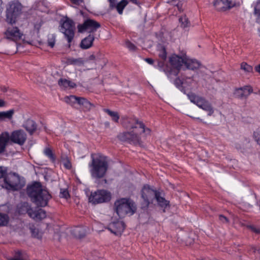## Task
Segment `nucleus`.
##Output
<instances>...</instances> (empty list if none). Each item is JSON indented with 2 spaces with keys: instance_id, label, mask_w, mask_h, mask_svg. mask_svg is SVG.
<instances>
[{
  "instance_id": "obj_1",
  "label": "nucleus",
  "mask_w": 260,
  "mask_h": 260,
  "mask_svg": "<svg viewBox=\"0 0 260 260\" xmlns=\"http://www.w3.org/2000/svg\"><path fill=\"white\" fill-rule=\"evenodd\" d=\"M27 193L31 201L38 207H43L47 205L51 196L49 192L42 188L40 183L36 182L27 188Z\"/></svg>"
},
{
  "instance_id": "obj_2",
  "label": "nucleus",
  "mask_w": 260,
  "mask_h": 260,
  "mask_svg": "<svg viewBox=\"0 0 260 260\" xmlns=\"http://www.w3.org/2000/svg\"><path fill=\"white\" fill-rule=\"evenodd\" d=\"M91 176L95 179L103 178L108 170V163L106 157L99 155L95 157L92 155V160L89 165Z\"/></svg>"
},
{
  "instance_id": "obj_3",
  "label": "nucleus",
  "mask_w": 260,
  "mask_h": 260,
  "mask_svg": "<svg viewBox=\"0 0 260 260\" xmlns=\"http://www.w3.org/2000/svg\"><path fill=\"white\" fill-rule=\"evenodd\" d=\"M115 211L120 218L125 215L134 214L137 210L135 203L132 200L127 199H121L114 203Z\"/></svg>"
},
{
  "instance_id": "obj_4",
  "label": "nucleus",
  "mask_w": 260,
  "mask_h": 260,
  "mask_svg": "<svg viewBox=\"0 0 260 260\" xmlns=\"http://www.w3.org/2000/svg\"><path fill=\"white\" fill-rule=\"evenodd\" d=\"M157 190H154L148 185H144L141 190V208L143 210H147L149 205L153 203L157 193Z\"/></svg>"
},
{
  "instance_id": "obj_5",
  "label": "nucleus",
  "mask_w": 260,
  "mask_h": 260,
  "mask_svg": "<svg viewBox=\"0 0 260 260\" xmlns=\"http://www.w3.org/2000/svg\"><path fill=\"white\" fill-rule=\"evenodd\" d=\"M4 187L7 189L17 190L22 188L25 185L23 179L15 173L9 174L4 178Z\"/></svg>"
},
{
  "instance_id": "obj_6",
  "label": "nucleus",
  "mask_w": 260,
  "mask_h": 260,
  "mask_svg": "<svg viewBox=\"0 0 260 260\" xmlns=\"http://www.w3.org/2000/svg\"><path fill=\"white\" fill-rule=\"evenodd\" d=\"M22 6L18 2H11L9 4L6 11V21L13 24L16 22L17 18L21 14Z\"/></svg>"
},
{
  "instance_id": "obj_7",
  "label": "nucleus",
  "mask_w": 260,
  "mask_h": 260,
  "mask_svg": "<svg viewBox=\"0 0 260 260\" xmlns=\"http://www.w3.org/2000/svg\"><path fill=\"white\" fill-rule=\"evenodd\" d=\"M75 29V23L68 18H67L60 25V30L64 34L69 43H70L74 38Z\"/></svg>"
},
{
  "instance_id": "obj_8",
  "label": "nucleus",
  "mask_w": 260,
  "mask_h": 260,
  "mask_svg": "<svg viewBox=\"0 0 260 260\" xmlns=\"http://www.w3.org/2000/svg\"><path fill=\"white\" fill-rule=\"evenodd\" d=\"M111 193L107 190H98L91 193L89 201L93 204H98L107 202L111 200Z\"/></svg>"
},
{
  "instance_id": "obj_9",
  "label": "nucleus",
  "mask_w": 260,
  "mask_h": 260,
  "mask_svg": "<svg viewBox=\"0 0 260 260\" xmlns=\"http://www.w3.org/2000/svg\"><path fill=\"white\" fill-rule=\"evenodd\" d=\"M117 138L121 141L135 145L141 144V143L140 134L135 132L134 129L132 131L119 133L117 136Z\"/></svg>"
},
{
  "instance_id": "obj_10",
  "label": "nucleus",
  "mask_w": 260,
  "mask_h": 260,
  "mask_svg": "<svg viewBox=\"0 0 260 260\" xmlns=\"http://www.w3.org/2000/svg\"><path fill=\"white\" fill-rule=\"evenodd\" d=\"M101 27V24L97 21L87 19L84 21L83 24L78 25V29L79 32H83L88 31L90 32L95 31L98 28Z\"/></svg>"
},
{
  "instance_id": "obj_11",
  "label": "nucleus",
  "mask_w": 260,
  "mask_h": 260,
  "mask_svg": "<svg viewBox=\"0 0 260 260\" xmlns=\"http://www.w3.org/2000/svg\"><path fill=\"white\" fill-rule=\"evenodd\" d=\"M4 38L13 41H17L21 39L23 33L18 27L13 26V24L8 26L4 34Z\"/></svg>"
},
{
  "instance_id": "obj_12",
  "label": "nucleus",
  "mask_w": 260,
  "mask_h": 260,
  "mask_svg": "<svg viewBox=\"0 0 260 260\" xmlns=\"http://www.w3.org/2000/svg\"><path fill=\"white\" fill-rule=\"evenodd\" d=\"M123 126L126 128H131V129H137L138 127L140 128H141V133H149L150 131L149 128H145V125L143 122L141 121H139L137 119H128L126 118L125 120H124L122 122Z\"/></svg>"
},
{
  "instance_id": "obj_13",
  "label": "nucleus",
  "mask_w": 260,
  "mask_h": 260,
  "mask_svg": "<svg viewBox=\"0 0 260 260\" xmlns=\"http://www.w3.org/2000/svg\"><path fill=\"white\" fill-rule=\"evenodd\" d=\"M216 9L219 11H225L236 6L235 0H215L213 4Z\"/></svg>"
},
{
  "instance_id": "obj_14",
  "label": "nucleus",
  "mask_w": 260,
  "mask_h": 260,
  "mask_svg": "<svg viewBox=\"0 0 260 260\" xmlns=\"http://www.w3.org/2000/svg\"><path fill=\"white\" fill-rule=\"evenodd\" d=\"M10 139L13 142L22 145L26 140V134L23 130L15 131L12 133Z\"/></svg>"
},
{
  "instance_id": "obj_15",
  "label": "nucleus",
  "mask_w": 260,
  "mask_h": 260,
  "mask_svg": "<svg viewBox=\"0 0 260 260\" xmlns=\"http://www.w3.org/2000/svg\"><path fill=\"white\" fill-rule=\"evenodd\" d=\"M253 92L252 87L250 85H245L235 89L234 94L239 99H246Z\"/></svg>"
},
{
  "instance_id": "obj_16",
  "label": "nucleus",
  "mask_w": 260,
  "mask_h": 260,
  "mask_svg": "<svg viewBox=\"0 0 260 260\" xmlns=\"http://www.w3.org/2000/svg\"><path fill=\"white\" fill-rule=\"evenodd\" d=\"M124 229L125 225L124 222L118 220L110 223L108 227V229L116 235H120Z\"/></svg>"
},
{
  "instance_id": "obj_17",
  "label": "nucleus",
  "mask_w": 260,
  "mask_h": 260,
  "mask_svg": "<svg viewBox=\"0 0 260 260\" xmlns=\"http://www.w3.org/2000/svg\"><path fill=\"white\" fill-rule=\"evenodd\" d=\"M109 1L110 9H116L119 14H122L123 10L128 4L127 0H121L119 3H117L116 0H109Z\"/></svg>"
},
{
  "instance_id": "obj_18",
  "label": "nucleus",
  "mask_w": 260,
  "mask_h": 260,
  "mask_svg": "<svg viewBox=\"0 0 260 260\" xmlns=\"http://www.w3.org/2000/svg\"><path fill=\"white\" fill-rule=\"evenodd\" d=\"M186 57L184 56H179L177 55H173L170 58V62L173 68L179 71L183 64H185Z\"/></svg>"
},
{
  "instance_id": "obj_19",
  "label": "nucleus",
  "mask_w": 260,
  "mask_h": 260,
  "mask_svg": "<svg viewBox=\"0 0 260 260\" xmlns=\"http://www.w3.org/2000/svg\"><path fill=\"white\" fill-rule=\"evenodd\" d=\"M29 211V216L36 220H40L44 219L46 217V212L42 209L36 211Z\"/></svg>"
},
{
  "instance_id": "obj_20",
  "label": "nucleus",
  "mask_w": 260,
  "mask_h": 260,
  "mask_svg": "<svg viewBox=\"0 0 260 260\" xmlns=\"http://www.w3.org/2000/svg\"><path fill=\"white\" fill-rule=\"evenodd\" d=\"M161 193L157 191V194H156L155 200L157 203V205L164 208L163 212H165V209L168 207H170V202L169 201L165 199V198L161 196Z\"/></svg>"
},
{
  "instance_id": "obj_21",
  "label": "nucleus",
  "mask_w": 260,
  "mask_h": 260,
  "mask_svg": "<svg viewBox=\"0 0 260 260\" xmlns=\"http://www.w3.org/2000/svg\"><path fill=\"white\" fill-rule=\"evenodd\" d=\"M23 127L30 135H32L36 131L37 125L34 120L28 119L24 123Z\"/></svg>"
},
{
  "instance_id": "obj_22",
  "label": "nucleus",
  "mask_w": 260,
  "mask_h": 260,
  "mask_svg": "<svg viewBox=\"0 0 260 260\" xmlns=\"http://www.w3.org/2000/svg\"><path fill=\"white\" fill-rule=\"evenodd\" d=\"M94 40L93 35L90 34L87 37L83 39L80 43V47L83 49H87L91 47Z\"/></svg>"
},
{
  "instance_id": "obj_23",
  "label": "nucleus",
  "mask_w": 260,
  "mask_h": 260,
  "mask_svg": "<svg viewBox=\"0 0 260 260\" xmlns=\"http://www.w3.org/2000/svg\"><path fill=\"white\" fill-rule=\"evenodd\" d=\"M184 64L187 69L191 70L198 69L201 66L200 62L197 60L187 59L186 58Z\"/></svg>"
},
{
  "instance_id": "obj_24",
  "label": "nucleus",
  "mask_w": 260,
  "mask_h": 260,
  "mask_svg": "<svg viewBox=\"0 0 260 260\" xmlns=\"http://www.w3.org/2000/svg\"><path fill=\"white\" fill-rule=\"evenodd\" d=\"M9 137L10 135L8 132H4L0 135V153L5 151Z\"/></svg>"
},
{
  "instance_id": "obj_25",
  "label": "nucleus",
  "mask_w": 260,
  "mask_h": 260,
  "mask_svg": "<svg viewBox=\"0 0 260 260\" xmlns=\"http://www.w3.org/2000/svg\"><path fill=\"white\" fill-rule=\"evenodd\" d=\"M85 61L83 58H75L74 57H68L66 59V63L68 65H73L75 66H83Z\"/></svg>"
},
{
  "instance_id": "obj_26",
  "label": "nucleus",
  "mask_w": 260,
  "mask_h": 260,
  "mask_svg": "<svg viewBox=\"0 0 260 260\" xmlns=\"http://www.w3.org/2000/svg\"><path fill=\"white\" fill-rule=\"evenodd\" d=\"M188 97L192 103L197 105L199 107H202V105L206 101L204 98L197 96L192 93L188 94Z\"/></svg>"
},
{
  "instance_id": "obj_27",
  "label": "nucleus",
  "mask_w": 260,
  "mask_h": 260,
  "mask_svg": "<svg viewBox=\"0 0 260 260\" xmlns=\"http://www.w3.org/2000/svg\"><path fill=\"white\" fill-rule=\"evenodd\" d=\"M58 84L60 87L63 88H67L68 87L70 88H74L76 86V84L74 82L62 78H60L58 80Z\"/></svg>"
},
{
  "instance_id": "obj_28",
  "label": "nucleus",
  "mask_w": 260,
  "mask_h": 260,
  "mask_svg": "<svg viewBox=\"0 0 260 260\" xmlns=\"http://www.w3.org/2000/svg\"><path fill=\"white\" fill-rule=\"evenodd\" d=\"M14 113V110L13 109L6 112H0V122L6 119H12Z\"/></svg>"
},
{
  "instance_id": "obj_29",
  "label": "nucleus",
  "mask_w": 260,
  "mask_h": 260,
  "mask_svg": "<svg viewBox=\"0 0 260 260\" xmlns=\"http://www.w3.org/2000/svg\"><path fill=\"white\" fill-rule=\"evenodd\" d=\"M78 104L82 105L85 111L89 110L93 106V105L89 101L83 98H80L79 101H78Z\"/></svg>"
},
{
  "instance_id": "obj_30",
  "label": "nucleus",
  "mask_w": 260,
  "mask_h": 260,
  "mask_svg": "<svg viewBox=\"0 0 260 260\" xmlns=\"http://www.w3.org/2000/svg\"><path fill=\"white\" fill-rule=\"evenodd\" d=\"M29 210H33L30 206L29 205V204L26 203L24 202L23 204L21 205V206L19 207L18 212L19 214H25V213H27L28 215H29V212H30Z\"/></svg>"
},
{
  "instance_id": "obj_31",
  "label": "nucleus",
  "mask_w": 260,
  "mask_h": 260,
  "mask_svg": "<svg viewBox=\"0 0 260 260\" xmlns=\"http://www.w3.org/2000/svg\"><path fill=\"white\" fill-rule=\"evenodd\" d=\"M73 235L76 238H82L85 235V232L82 228H76L72 231Z\"/></svg>"
},
{
  "instance_id": "obj_32",
  "label": "nucleus",
  "mask_w": 260,
  "mask_h": 260,
  "mask_svg": "<svg viewBox=\"0 0 260 260\" xmlns=\"http://www.w3.org/2000/svg\"><path fill=\"white\" fill-rule=\"evenodd\" d=\"M200 108H202L205 111H207L208 112V115L209 116H211L214 112V110L211 106V105L207 100L204 104L202 105V107H200Z\"/></svg>"
},
{
  "instance_id": "obj_33",
  "label": "nucleus",
  "mask_w": 260,
  "mask_h": 260,
  "mask_svg": "<svg viewBox=\"0 0 260 260\" xmlns=\"http://www.w3.org/2000/svg\"><path fill=\"white\" fill-rule=\"evenodd\" d=\"M104 111L106 112L111 117L113 121L118 122L119 119V115L117 112L112 111L109 109H105Z\"/></svg>"
},
{
  "instance_id": "obj_34",
  "label": "nucleus",
  "mask_w": 260,
  "mask_h": 260,
  "mask_svg": "<svg viewBox=\"0 0 260 260\" xmlns=\"http://www.w3.org/2000/svg\"><path fill=\"white\" fill-rule=\"evenodd\" d=\"M27 257L26 253L21 251H16L14 257L11 260H23L26 259Z\"/></svg>"
},
{
  "instance_id": "obj_35",
  "label": "nucleus",
  "mask_w": 260,
  "mask_h": 260,
  "mask_svg": "<svg viewBox=\"0 0 260 260\" xmlns=\"http://www.w3.org/2000/svg\"><path fill=\"white\" fill-rule=\"evenodd\" d=\"M159 51L158 56L163 60H165L167 58V51L165 46L159 45L158 47Z\"/></svg>"
},
{
  "instance_id": "obj_36",
  "label": "nucleus",
  "mask_w": 260,
  "mask_h": 260,
  "mask_svg": "<svg viewBox=\"0 0 260 260\" xmlns=\"http://www.w3.org/2000/svg\"><path fill=\"white\" fill-rule=\"evenodd\" d=\"M80 97H77L75 95H70L67 96L64 98L65 102L70 105H73L75 103L78 104V101L80 100Z\"/></svg>"
},
{
  "instance_id": "obj_37",
  "label": "nucleus",
  "mask_w": 260,
  "mask_h": 260,
  "mask_svg": "<svg viewBox=\"0 0 260 260\" xmlns=\"http://www.w3.org/2000/svg\"><path fill=\"white\" fill-rule=\"evenodd\" d=\"M29 229L33 237L38 239L41 238L42 233L39 231L38 229L36 228L34 225H31Z\"/></svg>"
},
{
  "instance_id": "obj_38",
  "label": "nucleus",
  "mask_w": 260,
  "mask_h": 260,
  "mask_svg": "<svg viewBox=\"0 0 260 260\" xmlns=\"http://www.w3.org/2000/svg\"><path fill=\"white\" fill-rule=\"evenodd\" d=\"M45 154L52 161L55 160V157L51 149L49 148H46L44 151Z\"/></svg>"
},
{
  "instance_id": "obj_39",
  "label": "nucleus",
  "mask_w": 260,
  "mask_h": 260,
  "mask_svg": "<svg viewBox=\"0 0 260 260\" xmlns=\"http://www.w3.org/2000/svg\"><path fill=\"white\" fill-rule=\"evenodd\" d=\"M9 216L6 214L0 213V226H5L9 221Z\"/></svg>"
},
{
  "instance_id": "obj_40",
  "label": "nucleus",
  "mask_w": 260,
  "mask_h": 260,
  "mask_svg": "<svg viewBox=\"0 0 260 260\" xmlns=\"http://www.w3.org/2000/svg\"><path fill=\"white\" fill-rule=\"evenodd\" d=\"M179 21L181 23L182 27L185 28L189 25V22L186 16H182L180 17Z\"/></svg>"
},
{
  "instance_id": "obj_41",
  "label": "nucleus",
  "mask_w": 260,
  "mask_h": 260,
  "mask_svg": "<svg viewBox=\"0 0 260 260\" xmlns=\"http://www.w3.org/2000/svg\"><path fill=\"white\" fill-rule=\"evenodd\" d=\"M241 69L248 73H251L253 71L252 67L247 64L246 62H242L241 63Z\"/></svg>"
},
{
  "instance_id": "obj_42",
  "label": "nucleus",
  "mask_w": 260,
  "mask_h": 260,
  "mask_svg": "<svg viewBox=\"0 0 260 260\" xmlns=\"http://www.w3.org/2000/svg\"><path fill=\"white\" fill-rule=\"evenodd\" d=\"M55 42V37L54 35H51L48 36V45L51 47H53Z\"/></svg>"
},
{
  "instance_id": "obj_43",
  "label": "nucleus",
  "mask_w": 260,
  "mask_h": 260,
  "mask_svg": "<svg viewBox=\"0 0 260 260\" xmlns=\"http://www.w3.org/2000/svg\"><path fill=\"white\" fill-rule=\"evenodd\" d=\"M63 165L67 169H70L72 168V164L68 157L64 158L62 159Z\"/></svg>"
},
{
  "instance_id": "obj_44",
  "label": "nucleus",
  "mask_w": 260,
  "mask_h": 260,
  "mask_svg": "<svg viewBox=\"0 0 260 260\" xmlns=\"http://www.w3.org/2000/svg\"><path fill=\"white\" fill-rule=\"evenodd\" d=\"M254 14L257 17L260 15V0L256 3L255 6Z\"/></svg>"
},
{
  "instance_id": "obj_45",
  "label": "nucleus",
  "mask_w": 260,
  "mask_h": 260,
  "mask_svg": "<svg viewBox=\"0 0 260 260\" xmlns=\"http://www.w3.org/2000/svg\"><path fill=\"white\" fill-rule=\"evenodd\" d=\"M174 83L175 86L180 89L182 88L183 81L179 78H177L175 79Z\"/></svg>"
},
{
  "instance_id": "obj_46",
  "label": "nucleus",
  "mask_w": 260,
  "mask_h": 260,
  "mask_svg": "<svg viewBox=\"0 0 260 260\" xmlns=\"http://www.w3.org/2000/svg\"><path fill=\"white\" fill-rule=\"evenodd\" d=\"M60 196L66 199L70 197L68 190L67 189H60Z\"/></svg>"
},
{
  "instance_id": "obj_47",
  "label": "nucleus",
  "mask_w": 260,
  "mask_h": 260,
  "mask_svg": "<svg viewBox=\"0 0 260 260\" xmlns=\"http://www.w3.org/2000/svg\"><path fill=\"white\" fill-rule=\"evenodd\" d=\"M125 45H126V46L129 49V50L131 51H135L136 50V47L135 46V45L134 44H133V43H132L131 42H129V41H127L126 42H125Z\"/></svg>"
},
{
  "instance_id": "obj_48",
  "label": "nucleus",
  "mask_w": 260,
  "mask_h": 260,
  "mask_svg": "<svg viewBox=\"0 0 260 260\" xmlns=\"http://www.w3.org/2000/svg\"><path fill=\"white\" fill-rule=\"evenodd\" d=\"M253 136L255 140L257 142V144L260 145V132H254Z\"/></svg>"
},
{
  "instance_id": "obj_49",
  "label": "nucleus",
  "mask_w": 260,
  "mask_h": 260,
  "mask_svg": "<svg viewBox=\"0 0 260 260\" xmlns=\"http://www.w3.org/2000/svg\"><path fill=\"white\" fill-rule=\"evenodd\" d=\"M219 219L223 223H228L229 222V219L223 215H220L219 216Z\"/></svg>"
},
{
  "instance_id": "obj_50",
  "label": "nucleus",
  "mask_w": 260,
  "mask_h": 260,
  "mask_svg": "<svg viewBox=\"0 0 260 260\" xmlns=\"http://www.w3.org/2000/svg\"><path fill=\"white\" fill-rule=\"evenodd\" d=\"M248 229H249L252 232L256 233L259 234L260 233V229L256 228L253 225H249L247 226Z\"/></svg>"
},
{
  "instance_id": "obj_51",
  "label": "nucleus",
  "mask_w": 260,
  "mask_h": 260,
  "mask_svg": "<svg viewBox=\"0 0 260 260\" xmlns=\"http://www.w3.org/2000/svg\"><path fill=\"white\" fill-rule=\"evenodd\" d=\"M7 169L6 168L0 166V178L4 177L6 174Z\"/></svg>"
},
{
  "instance_id": "obj_52",
  "label": "nucleus",
  "mask_w": 260,
  "mask_h": 260,
  "mask_svg": "<svg viewBox=\"0 0 260 260\" xmlns=\"http://www.w3.org/2000/svg\"><path fill=\"white\" fill-rule=\"evenodd\" d=\"M71 2L75 5H80L83 2V0H70Z\"/></svg>"
},
{
  "instance_id": "obj_53",
  "label": "nucleus",
  "mask_w": 260,
  "mask_h": 260,
  "mask_svg": "<svg viewBox=\"0 0 260 260\" xmlns=\"http://www.w3.org/2000/svg\"><path fill=\"white\" fill-rule=\"evenodd\" d=\"M145 60L147 62H148V63H149L150 64H153L154 62V60L152 58H145Z\"/></svg>"
},
{
  "instance_id": "obj_54",
  "label": "nucleus",
  "mask_w": 260,
  "mask_h": 260,
  "mask_svg": "<svg viewBox=\"0 0 260 260\" xmlns=\"http://www.w3.org/2000/svg\"><path fill=\"white\" fill-rule=\"evenodd\" d=\"M5 105V102L3 100L0 99V107H4Z\"/></svg>"
},
{
  "instance_id": "obj_55",
  "label": "nucleus",
  "mask_w": 260,
  "mask_h": 260,
  "mask_svg": "<svg viewBox=\"0 0 260 260\" xmlns=\"http://www.w3.org/2000/svg\"><path fill=\"white\" fill-rule=\"evenodd\" d=\"M255 71L260 74V64L255 67Z\"/></svg>"
},
{
  "instance_id": "obj_56",
  "label": "nucleus",
  "mask_w": 260,
  "mask_h": 260,
  "mask_svg": "<svg viewBox=\"0 0 260 260\" xmlns=\"http://www.w3.org/2000/svg\"><path fill=\"white\" fill-rule=\"evenodd\" d=\"M1 90L3 92H7L8 91V88L6 86H3L1 87Z\"/></svg>"
},
{
  "instance_id": "obj_57",
  "label": "nucleus",
  "mask_w": 260,
  "mask_h": 260,
  "mask_svg": "<svg viewBox=\"0 0 260 260\" xmlns=\"http://www.w3.org/2000/svg\"><path fill=\"white\" fill-rule=\"evenodd\" d=\"M95 59V57L94 55H91L89 57V60H94Z\"/></svg>"
},
{
  "instance_id": "obj_58",
  "label": "nucleus",
  "mask_w": 260,
  "mask_h": 260,
  "mask_svg": "<svg viewBox=\"0 0 260 260\" xmlns=\"http://www.w3.org/2000/svg\"><path fill=\"white\" fill-rule=\"evenodd\" d=\"M256 22L260 24V15L256 18Z\"/></svg>"
},
{
  "instance_id": "obj_59",
  "label": "nucleus",
  "mask_w": 260,
  "mask_h": 260,
  "mask_svg": "<svg viewBox=\"0 0 260 260\" xmlns=\"http://www.w3.org/2000/svg\"><path fill=\"white\" fill-rule=\"evenodd\" d=\"M164 65V63L162 62H158V66L160 67H162Z\"/></svg>"
},
{
  "instance_id": "obj_60",
  "label": "nucleus",
  "mask_w": 260,
  "mask_h": 260,
  "mask_svg": "<svg viewBox=\"0 0 260 260\" xmlns=\"http://www.w3.org/2000/svg\"><path fill=\"white\" fill-rule=\"evenodd\" d=\"M105 125H106V126L108 127L110 126V123L109 122H106L105 123Z\"/></svg>"
},
{
  "instance_id": "obj_61",
  "label": "nucleus",
  "mask_w": 260,
  "mask_h": 260,
  "mask_svg": "<svg viewBox=\"0 0 260 260\" xmlns=\"http://www.w3.org/2000/svg\"><path fill=\"white\" fill-rule=\"evenodd\" d=\"M197 119L199 120L200 121H202V119H200L199 118H197Z\"/></svg>"
},
{
  "instance_id": "obj_62",
  "label": "nucleus",
  "mask_w": 260,
  "mask_h": 260,
  "mask_svg": "<svg viewBox=\"0 0 260 260\" xmlns=\"http://www.w3.org/2000/svg\"><path fill=\"white\" fill-rule=\"evenodd\" d=\"M255 250H256V249L254 248V252H255Z\"/></svg>"
},
{
  "instance_id": "obj_63",
  "label": "nucleus",
  "mask_w": 260,
  "mask_h": 260,
  "mask_svg": "<svg viewBox=\"0 0 260 260\" xmlns=\"http://www.w3.org/2000/svg\"><path fill=\"white\" fill-rule=\"evenodd\" d=\"M259 31L260 32V28L258 29Z\"/></svg>"
}]
</instances>
